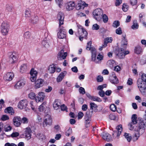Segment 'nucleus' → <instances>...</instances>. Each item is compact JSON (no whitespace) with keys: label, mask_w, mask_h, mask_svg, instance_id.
<instances>
[{"label":"nucleus","mask_w":146,"mask_h":146,"mask_svg":"<svg viewBox=\"0 0 146 146\" xmlns=\"http://www.w3.org/2000/svg\"><path fill=\"white\" fill-rule=\"evenodd\" d=\"M7 55L9 59L8 63L11 64L17 63L19 56L17 52H9Z\"/></svg>","instance_id":"nucleus-1"},{"label":"nucleus","mask_w":146,"mask_h":146,"mask_svg":"<svg viewBox=\"0 0 146 146\" xmlns=\"http://www.w3.org/2000/svg\"><path fill=\"white\" fill-rule=\"evenodd\" d=\"M9 25L6 21L3 22L1 25V32L2 34L4 35H7L9 31Z\"/></svg>","instance_id":"nucleus-2"},{"label":"nucleus","mask_w":146,"mask_h":146,"mask_svg":"<svg viewBox=\"0 0 146 146\" xmlns=\"http://www.w3.org/2000/svg\"><path fill=\"white\" fill-rule=\"evenodd\" d=\"M93 13L95 19L98 21H100L103 15L102 10L100 9H97L93 11Z\"/></svg>","instance_id":"nucleus-3"},{"label":"nucleus","mask_w":146,"mask_h":146,"mask_svg":"<svg viewBox=\"0 0 146 146\" xmlns=\"http://www.w3.org/2000/svg\"><path fill=\"white\" fill-rule=\"evenodd\" d=\"M126 49H123V48H119L118 50L116 51V55L119 58H124L125 56L128 54L129 52L128 51H126L125 52Z\"/></svg>","instance_id":"nucleus-4"},{"label":"nucleus","mask_w":146,"mask_h":146,"mask_svg":"<svg viewBox=\"0 0 146 146\" xmlns=\"http://www.w3.org/2000/svg\"><path fill=\"white\" fill-rule=\"evenodd\" d=\"M116 129L117 130L114 131L112 133L113 137L115 139H118L122 130V126L119 125L117 126Z\"/></svg>","instance_id":"nucleus-5"},{"label":"nucleus","mask_w":146,"mask_h":146,"mask_svg":"<svg viewBox=\"0 0 146 146\" xmlns=\"http://www.w3.org/2000/svg\"><path fill=\"white\" fill-rule=\"evenodd\" d=\"M52 123V119L51 116L47 115L45 117L43 123V126L45 127L47 126L51 125Z\"/></svg>","instance_id":"nucleus-6"},{"label":"nucleus","mask_w":146,"mask_h":146,"mask_svg":"<svg viewBox=\"0 0 146 146\" xmlns=\"http://www.w3.org/2000/svg\"><path fill=\"white\" fill-rule=\"evenodd\" d=\"M64 15L62 12H60L58 13L57 15V19L59 21V29L60 30L62 29L61 25L64 24Z\"/></svg>","instance_id":"nucleus-7"},{"label":"nucleus","mask_w":146,"mask_h":146,"mask_svg":"<svg viewBox=\"0 0 146 146\" xmlns=\"http://www.w3.org/2000/svg\"><path fill=\"white\" fill-rule=\"evenodd\" d=\"M137 84L138 87L140 91H142L143 90H145L146 85L145 82L142 81L141 79H138L137 82Z\"/></svg>","instance_id":"nucleus-8"},{"label":"nucleus","mask_w":146,"mask_h":146,"mask_svg":"<svg viewBox=\"0 0 146 146\" xmlns=\"http://www.w3.org/2000/svg\"><path fill=\"white\" fill-rule=\"evenodd\" d=\"M32 130L29 127H28L25 129L24 134L25 135V138L29 140L30 139L31 136Z\"/></svg>","instance_id":"nucleus-9"},{"label":"nucleus","mask_w":146,"mask_h":146,"mask_svg":"<svg viewBox=\"0 0 146 146\" xmlns=\"http://www.w3.org/2000/svg\"><path fill=\"white\" fill-rule=\"evenodd\" d=\"M25 83V80L24 78H23V79L20 80L17 82L15 86V88L17 89H19L24 86Z\"/></svg>","instance_id":"nucleus-10"},{"label":"nucleus","mask_w":146,"mask_h":146,"mask_svg":"<svg viewBox=\"0 0 146 146\" xmlns=\"http://www.w3.org/2000/svg\"><path fill=\"white\" fill-rule=\"evenodd\" d=\"M67 55V52H64L63 50H61L58 55V60L64 59Z\"/></svg>","instance_id":"nucleus-11"},{"label":"nucleus","mask_w":146,"mask_h":146,"mask_svg":"<svg viewBox=\"0 0 146 146\" xmlns=\"http://www.w3.org/2000/svg\"><path fill=\"white\" fill-rule=\"evenodd\" d=\"M27 101L26 100H21L18 103V108L21 109L25 108L27 106Z\"/></svg>","instance_id":"nucleus-12"},{"label":"nucleus","mask_w":146,"mask_h":146,"mask_svg":"<svg viewBox=\"0 0 146 146\" xmlns=\"http://www.w3.org/2000/svg\"><path fill=\"white\" fill-rule=\"evenodd\" d=\"M123 38H122L121 44L120 48H123V49H126L127 44V40L126 38V35H123Z\"/></svg>","instance_id":"nucleus-13"},{"label":"nucleus","mask_w":146,"mask_h":146,"mask_svg":"<svg viewBox=\"0 0 146 146\" xmlns=\"http://www.w3.org/2000/svg\"><path fill=\"white\" fill-rule=\"evenodd\" d=\"M45 97L44 93L43 92H39L37 97L35 99V100L36 102L38 103L39 102H42L44 99Z\"/></svg>","instance_id":"nucleus-14"},{"label":"nucleus","mask_w":146,"mask_h":146,"mask_svg":"<svg viewBox=\"0 0 146 146\" xmlns=\"http://www.w3.org/2000/svg\"><path fill=\"white\" fill-rule=\"evenodd\" d=\"M78 28V32L79 34L81 33V32L84 34V36H85V38L86 39L88 33L85 29H84L82 26L78 25L77 26Z\"/></svg>","instance_id":"nucleus-15"},{"label":"nucleus","mask_w":146,"mask_h":146,"mask_svg":"<svg viewBox=\"0 0 146 146\" xmlns=\"http://www.w3.org/2000/svg\"><path fill=\"white\" fill-rule=\"evenodd\" d=\"M21 118L19 117H15L13 120L14 125L16 127H19L21 125Z\"/></svg>","instance_id":"nucleus-16"},{"label":"nucleus","mask_w":146,"mask_h":146,"mask_svg":"<svg viewBox=\"0 0 146 146\" xmlns=\"http://www.w3.org/2000/svg\"><path fill=\"white\" fill-rule=\"evenodd\" d=\"M101 135L104 140L108 141H109L111 140V135L108 133L103 132L101 133Z\"/></svg>","instance_id":"nucleus-17"},{"label":"nucleus","mask_w":146,"mask_h":146,"mask_svg":"<svg viewBox=\"0 0 146 146\" xmlns=\"http://www.w3.org/2000/svg\"><path fill=\"white\" fill-rule=\"evenodd\" d=\"M109 79L110 82L113 84H116L119 83V80L115 74L110 76Z\"/></svg>","instance_id":"nucleus-18"},{"label":"nucleus","mask_w":146,"mask_h":146,"mask_svg":"<svg viewBox=\"0 0 146 146\" xmlns=\"http://www.w3.org/2000/svg\"><path fill=\"white\" fill-rule=\"evenodd\" d=\"M14 74L12 72H8L4 76V79L5 80L11 81L14 77Z\"/></svg>","instance_id":"nucleus-19"},{"label":"nucleus","mask_w":146,"mask_h":146,"mask_svg":"<svg viewBox=\"0 0 146 146\" xmlns=\"http://www.w3.org/2000/svg\"><path fill=\"white\" fill-rule=\"evenodd\" d=\"M44 80L42 79H39L37 80L35 82V87L36 88H40L44 84Z\"/></svg>","instance_id":"nucleus-20"},{"label":"nucleus","mask_w":146,"mask_h":146,"mask_svg":"<svg viewBox=\"0 0 146 146\" xmlns=\"http://www.w3.org/2000/svg\"><path fill=\"white\" fill-rule=\"evenodd\" d=\"M61 105V101L59 99H56L54 102L53 107L54 110L58 109Z\"/></svg>","instance_id":"nucleus-21"},{"label":"nucleus","mask_w":146,"mask_h":146,"mask_svg":"<svg viewBox=\"0 0 146 146\" xmlns=\"http://www.w3.org/2000/svg\"><path fill=\"white\" fill-rule=\"evenodd\" d=\"M88 6V4H86L84 2H82L78 3L76 5V8L77 10H79L80 9H83L85 7Z\"/></svg>","instance_id":"nucleus-22"},{"label":"nucleus","mask_w":146,"mask_h":146,"mask_svg":"<svg viewBox=\"0 0 146 146\" xmlns=\"http://www.w3.org/2000/svg\"><path fill=\"white\" fill-rule=\"evenodd\" d=\"M63 27H62V29L60 30L59 29V31L58 32L57 35L58 38L60 39L64 38L66 36V33L65 32L62 31Z\"/></svg>","instance_id":"nucleus-23"},{"label":"nucleus","mask_w":146,"mask_h":146,"mask_svg":"<svg viewBox=\"0 0 146 146\" xmlns=\"http://www.w3.org/2000/svg\"><path fill=\"white\" fill-rule=\"evenodd\" d=\"M66 74V71H64L61 72L57 78L56 80L57 82H61Z\"/></svg>","instance_id":"nucleus-24"},{"label":"nucleus","mask_w":146,"mask_h":146,"mask_svg":"<svg viewBox=\"0 0 146 146\" xmlns=\"http://www.w3.org/2000/svg\"><path fill=\"white\" fill-rule=\"evenodd\" d=\"M75 3L74 2H70L68 3L66 7L67 9L69 11L72 10L75 7Z\"/></svg>","instance_id":"nucleus-25"},{"label":"nucleus","mask_w":146,"mask_h":146,"mask_svg":"<svg viewBox=\"0 0 146 146\" xmlns=\"http://www.w3.org/2000/svg\"><path fill=\"white\" fill-rule=\"evenodd\" d=\"M92 53V60L93 61L96 60V51L95 48H92L91 50Z\"/></svg>","instance_id":"nucleus-26"},{"label":"nucleus","mask_w":146,"mask_h":146,"mask_svg":"<svg viewBox=\"0 0 146 146\" xmlns=\"http://www.w3.org/2000/svg\"><path fill=\"white\" fill-rule=\"evenodd\" d=\"M48 70L50 73H54L56 70V67L54 64H51L48 67Z\"/></svg>","instance_id":"nucleus-27"},{"label":"nucleus","mask_w":146,"mask_h":146,"mask_svg":"<svg viewBox=\"0 0 146 146\" xmlns=\"http://www.w3.org/2000/svg\"><path fill=\"white\" fill-rule=\"evenodd\" d=\"M5 112L6 113H11V115L13 114L14 113L13 108L11 107H8L6 108L5 110Z\"/></svg>","instance_id":"nucleus-28"},{"label":"nucleus","mask_w":146,"mask_h":146,"mask_svg":"<svg viewBox=\"0 0 146 146\" xmlns=\"http://www.w3.org/2000/svg\"><path fill=\"white\" fill-rule=\"evenodd\" d=\"M30 20L32 23H36L38 21V17L37 16L34 15V16L31 17Z\"/></svg>","instance_id":"nucleus-29"},{"label":"nucleus","mask_w":146,"mask_h":146,"mask_svg":"<svg viewBox=\"0 0 146 146\" xmlns=\"http://www.w3.org/2000/svg\"><path fill=\"white\" fill-rule=\"evenodd\" d=\"M42 45L45 48H48L50 46L49 41L46 40H43L42 42Z\"/></svg>","instance_id":"nucleus-30"},{"label":"nucleus","mask_w":146,"mask_h":146,"mask_svg":"<svg viewBox=\"0 0 146 146\" xmlns=\"http://www.w3.org/2000/svg\"><path fill=\"white\" fill-rule=\"evenodd\" d=\"M103 56L99 53L97 57L96 60H96L94 61H95L96 63H100V61L103 60Z\"/></svg>","instance_id":"nucleus-31"},{"label":"nucleus","mask_w":146,"mask_h":146,"mask_svg":"<svg viewBox=\"0 0 146 146\" xmlns=\"http://www.w3.org/2000/svg\"><path fill=\"white\" fill-rule=\"evenodd\" d=\"M137 117L136 114H133L131 117V122L133 124H135L137 123Z\"/></svg>","instance_id":"nucleus-32"},{"label":"nucleus","mask_w":146,"mask_h":146,"mask_svg":"<svg viewBox=\"0 0 146 146\" xmlns=\"http://www.w3.org/2000/svg\"><path fill=\"white\" fill-rule=\"evenodd\" d=\"M134 52L135 53L137 54H140L142 52L141 47L139 46L136 47L134 50Z\"/></svg>","instance_id":"nucleus-33"},{"label":"nucleus","mask_w":146,"mask_h":146,"mask_svg":"<svg viewBox=\"0 0 146 146\" xmlns=\"http://www.w3.org/2000/svg\"><path fill=\"white\" fill-rule=\"evenodd\" d=\"M133 25L131 26L132 29H135L138 28L139 25L136 21H134L133 22Z\"/></svg>","instance_id":"nucleus-34"},{"label":"nucleus","mask_w":146,"mask_h":146,"mask_svg":"<svg viewBox=\"0 0 146 146\" xmlns=\"http://www.w3.org/2000/svg\"><path fill=\"white\" fill-rule=\"evenodd\" d=\"M139 129H146V124H145L143 122L141 121L139 124Z\"/></svg>","instance_id":"nucleus-35"},{"label":"nucleus","mask_w":146,"mask_h":146,"mask_svg":"<svg viewBox=\"0 0 146 146\" xmlns=\"http://www.w3.org/2000/svg\"><path fill=\"white\" fill-rule=\"evenodd\" d=\"M31 11L30 9H26L25 13V17L26 18L30 17L31 16Z\"/></svg>","instance_id":"nucleus-36"},{"label":"nucleus","mask_w":146,"mask_h":146,"mask_svg":"<svg viewBox=\"0 0 146 146\" xmlns=\"http://www.w3.org/2000/svg\"><path fill=\"white\" fill-rule=\"evenodd\" d=\"M90 99L94 101H96L98 102H101L102 101V100L99 98L96 97L92 96Z\"/></svg>","instance_id":"nucleus-37"},{"label":"nucleus","mask_w":146,"mask_h":146,"mask_svg":"<svg viewBox=\"0 0 146 146\" xmlns=\"http://www.w3.org/2000/svg\"><path fill=\"white\" fill-rule=\"evenodd\" d=\"M124 136L128 142H130L131 140V137L130 134L125 133Z\"/></svg>","instance_id":"nucleus-38"},{"label":"nucleus","mask_w":146,"mask_h":146,"mask_svg":"<svg viewBox=\"0 0 146 146\" xmlns=\"http://www.w3.org/2000/svg\"><path fill=\"white\" fill-rule=\"evenodd\" d=\"M30 73L31 76H37V72L36 70H35L34 68L31 69L30 71Z\"/></svg>","instance_id":"nucleus-39"},{"label":"nucleus","mask_w":146,"mask_h":146,"mask_svg":"<svg viewBox=\"0 0 146 146\" xmlns=\"http://www.w3.org/2000/svg\"><path fill=\"white\" fill-rule=\"evenodd\" d=\"M27 66L26 64H22L20 66V72L21 73H23L26 70Z\"/></svg>","instance_id":"nucleus-40"},{"label":"nucleus","mask_w":146,"mask_h":146,"mask_svg":"<svg viewBox=\"0 0 146 146\" xmlns=\"http://www.w3.org/2000/svg\"><path fill=\"white\" fill-rule=\"evenodd\" d=\"M112 41V39L111 37H108L104 39V42L107 45L108 42H111Z\"/></svg>","instance_id":"nucleus-41"},{"label":"nucleus","mask_w":146,"mask_h":146,"mask_svg":"<svg viewBox=\"0 0 146 146\" xmlns=\"http://www.w3.org/2000/svg\"><path fill=\"white\" fill-rule=\"evenodd\" d=\"M35 97L36 95L33 92H31L29 94V98L32 100L35 99L36 98Z\"/></svg>","instance_id":"nucleus-42"},{"label":"nucleus","mask_w":146,"mask_h":146,"mask_svg":"<svg viewBox=\"0 0 146 146\" xmlns=\"http://www.w3.org/2000/svg\"><path fill=\"white\" fill-rule=\"evenodd\" d=\"M21 123L24 124H27L29 122V120L26 117H23L21 119Z\"/></svg>","instance_id":"nucleus-43"},{"label":"nucleus","mask_w":146,"mask_h":146,"mask_svg":"<svg viewBox=\"0 0 146 146\" xmlns=\"http://www.w3.org/2000/svg\"><path fill=\"white\" fill-rule=\"evenodd\" d=\"M90 109L92 110V112H93V110L94 109L97 107V105L94 103H91L90 104Z\"/></svg>","instance_id":"nucleus-44"},{"label":"nucleus","mask_w":146,"mask_h":146,"mask_svg":"<svg viewBox=\"0 0 146 146\" xmlns=\"http://www.w3.org/2000/svg\"><path fill=\"white\" fill-rule=\"evenodd\" d=\"M120 25L119 22L118 21H115L113 24V27L116 28Z\"/></svg>","instance_id":"nucleus-45"},{"label":"nucleus","mask_w":146,"mask_h":146,"mask_svg":"<svg viewBox=\"0 0 146 146\" xmlns=\"http://www.w3.org/2000/svg\"><path fill=\"white\" fill-rule=\"evenodd\" d=\"M12 129V127L9 125H7L4 126V130L5 131H10Z\"/></svg>","instance_id":"nucleus-46"},{"label":"nucleus","mask_w":146,"mask_h":146,"mask_svg":"<svg viewBox=\"0 0 146 146\" xmlns=\"http://www.w3.org/2000/svg\"><path fill=\"white\" fill-rule=\"evenodd\" d=\"M129 8V6L125 4L124 3L123 5L122 10L125 12L127 11Z\"/></svg>","instance_id":"nucleus-47"},{"label":"nucleus","mask_w":146,"mask_h":146,"mask_svg":"<svg viewBox=\"0 0 146 146\" xmlns=\"http://www.w3.org/2000/svg\"><path fill=\"white\" fill-rule=\"evenodd\" d=\"M110 109L113 111H115L116 110V107L114 104H112L110 106Z\"/></svg>","instance_id":"nucleus-48"},{"label":"nucleus","mask_w":146,"mask_h":146,"mask_svg":"<svg viewBox=\"0 0 146 146\" xmlns=\"http://www.w3.org/2000/svg\"><path fill=\"white\" fill-rule=\"evenodd\" d=\"M102 17L103 21L104 23H106L108 22V18L106 14H104L103 16L102 15Z\"/></svg>","instance_id":"nucleus-49"},{"label":"nucleus","mask_w":146,"mask_h":146,"mask_svg":"<svg viewBox=\"0 0 146 146\" xmlns=\"http://www.w3.org/2000/svg\"><path fill=\"white\" fill-rule=\"evenodd\" d=\"M92 42L91 41L89 42L87 44L86 49L87 50H90L92 48H91Z\"/></svg>","instance_id":"nucleus-50"},{"label":"nucleus","mask_w":146,"mask_h":146,"mask_svg":"<svg viewBox=\"0 0 146 146\" xmlns=\"http://www.w3.org/2000/svg\"><path fill=\"white\" fill-rule=\"evenodd\" d=\"M79 91L80 94H84L86 93L84 89L82 87H80L79 88Z\"/></svg>","instance_id":"nucleus-51"},{"label":"nucleus","mask_w":146,"mask_h":146,"mask_svg":"<svg viewBox=\"0 0 146 146\" xmlns=\"http://www.w3.org/2000/svg\"><path fill=\"white\" fill-rule=\"evenodd\" d=\"M140 78L141 79L142 81L145 83L146 82V74H143L141 76V78Z\"/></svg>","instance_id":"nucleus-52"},{"label":"nucleus","mask_w":146,"mask_h":146,"mask_svg":"<svg viewBox=\"0 0 146 146\" xmlns=\"http://www.w3.org/2000/svg\"><path fill=\"white\" fill-rule=\"evenodd\" d=\"M56 3L58 4L60 7H61L63 3V0H55Z\"/></svg>","instance_id":"nucleus-53"},{"label":"nucleus","mask_w":146,"mask_h":146,"mask_svg":"<svg viewBox=\"0 0 146 146\" xmlns=\"http://www.w3.org/2000/svg\"><path fill=\"white\" fill-rule=\"evenodd\" d=\"M116 33L118 35H121L122 33V30L121 28L119 27L116 30Z\"/></svg>","instance_id":"nucleus-54"},{"label":"nucleus","mask_w":146,"mask_h":146,"mask_svg":"<svg viewBox=\"0 0 146 146\" xmlns=\"http://www.w3.org/2000/svg\"><path fill=\"white\" fill-rule=\"evenodd\" d=\"M31 36V34L29 32H26L24 34V37L27 38H29Z\"/></svg>","instance_id":"nucleus-55"},{"label":"nucleus","mask_w":146,"mask_h":146,"mask_svg":"<svg viewBox=\"0 0 146 146\" xmlns=\"http://www.w3.org/2000/svg\"><path fill=\"white\" fill-rule=\"evenodd\" d=\"M72 133V130L71 128H69L66 131V135L68 136Z\"/></svg>","instance_id":"nucleus-56"},{"label":"nucleus","mask_w":146,"mask_h":146,"mask_svg":"<svg viewBox=\"0 0 146 146\" xmlns=\"http://www.w3.org/2000/svg\"><path fill=\"white\" fill-rule=\"evenodd\" d=\"M139 137V133L137 131L134 135V139L135 140H137L138 139V138Z\"/></svg>","instance_id":"nucleus-57"},{"label":"nucleus","mask_w":146,"mask_h":146,"mask_svg":"<svg viewBox=\"0 0 146 146\" xmlns=\"http://www.w3.org/2000/svg\"><path fill=\"white\" fill-rule=\"evenodd\" d=\"M99 26L97 24H94L93 25L92 29L94 30H98L99 28Z\"/></svg>","instance_id":"nucleus-58"},{"label":"nucleus","mask_w":146,"mask_h":146,"mask_svg":"<svg viewBox=\"0 0 146 146\" xmlns=\"http://www.w3.org/2000/svg\"><path fill=\"white\" fill-rule=\"evenodd\" d=\"M60 107L61 108V110L62 111H66L67 109V107L64 104L61 105Z\"/></svg>","instance_id":"nucleus-59"},{"label":"nucleus","mask_w":146,"mask_h":146,"mask_svg":"<svg viewBox=\"0 0 146 146\" xmlns=\"http://www.w3.org/2000/svg\"><path fill=\"white\" fill-rule=\"evenodd\" d=\"M19 133L17 132H13L11 135V137H16L19 135Z\"/></svg>","instance_id":"nucleus-60"},{"label":"nucleus","mask_w":146,"mask_h":146,"mask_svg":"<svg viewBox=\"0 0 146 146\" xmlns=\"http://www.w3.org/2000/svg\"><path fill=\"white\" fill-rule=\"evenodd\" d=\"M130 4L132 5H136L137 3V0H130Z\"/></svg>","instance_id":"nucleus-61"},{"label":"nucleus","mask_w":146,"mask_h":146,"mask_svg":"<svg viewBox=\"0 0 146 146\" xmlns=\"http://www.w3.org/2000/svg\"><path fill=\"white\" fill-rule=\"evenodd\" d=\"M103 80V77L100 76H98L97 78V80L98 82H102Z\"/></svg>","instance_id":"nucleus-62"},{"label":"nucleus","mask_w":146,"mask_h":146,"mask_svg":"<svg viewBox=\"0 0 146 146\" xmlns=\"http://www.w3.org/2000/svg\"><path fill=\"white\" fill-rule=\"evenodd\" d=\"M104 91L103 90H101L99 92V95L102 97H103L105 95V94Z\"/></svg>","instance_id":"nucleus-63"},{"label":"nucleus","mask_w":146,"mask_h":146,"mask_svg":"<svg viewBox=\"0 0 146 146\" xmlns=\"http://www.w3.org/2000/svg\"><path fill=\"white\" fill-rule=\"evenodd\" d=\"M84 116L83 113L82 112H79L78 115V119H80L82 118Z\"/></svg>","instance_id":"nucleus-64"}]
</instances>
